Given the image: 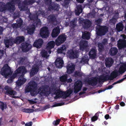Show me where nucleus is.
Masks as SVG:
<instances>
[{"mask_svg":"<svg viewBox=\"0 0 126 126\" xmlns=\"http://www.w3.org/2000/svg\"><path fill=\"white\" fill-rule=\"evenodd\" d=\"M28 87L26 89L27 92H30L31 95L32 96H35L39 93L41 95H47L51 93L52 94L56 95L54 97L55 99H57L62 95V94L64 98L68 97L72 92V90L71 89H69L66 92H64L57 89L55 88H50L48 87L42 86L37 89L36 84L33 81L30 82L28 84Z\"/></svg>","mask_w":126,"mask_h":126,"instance_id":"obj_1","label":"nucleus"},{"mask_svg":"<svg viewBox=\"0 0 126 126\" xmlns=\"http://www.w3.org/2000/svg\"><path fill=\"white\" fill-rule=\"evenodd\" d=\"M11 1V3H8L6 5H4V4L3 3L0 2V11L2 12L5 10H8L9 11L11 12L15 10L14 5V4L12 2L14 3H18V6L19 8L20 9V10H23L24 9L23 7L20 6L19 4L20 2V0H10Z\"/></svg>","mask_w":126,"mask_h":126,"instance_id":"obj_2","label":"nucleus"},{"mask_svg":"<svg viewBox=\"0 0 126 126\" xmlns=\"http://www.w3.org/2000/svg\"><path fill=\"white\" fill-rule=\"evenodd\" d=\"M24 38L23 36H19L17 37L14 40L13 39H10L8 40H5L4 43L6 47H9V45L12 46L14 43L19 44L24 41Z\"/></svg>","mask_w":126,"mask_h":126,"instance_id":"obj_3","label":"nucleus"},{"mask_svg":"<svg viewBox=\"0 0 126 126\" xmlns=\"http://www.w3.org/2000/svg\"><path fill=\"white\" fill-rule=\"evenodd\" d=\"M0 72L1 74L6 78H7L8 76L11 75L12 73L11 69L7 64L4 65L2 68Z\"/></svg>","mask_w":126,"mask_h":126,"instance_id":"obj_4","label":"nucleus"},{"mask_svg":"<svg viewBox=\"0 0 126 126\" xmlns=\"http://www.w3.org/2000/svg\"><path fill=\"white\" fill-rule=\"evenodd\" d=\"M108 30V28L106 27L97 26L96 31L97 34L99 35H104Z\"/></svg>","mask_w":126,"mask_h":126,"instance_id":"obj_5","label":"nucleus"},{"mask_svg":"<svg viewBox=\"0 0 126 126\" xmlns=\"http://www.w3.org/2000/svg\"><path fill=\"white\" fill-rule=\"evenodd\" d=\"M66 36L65 34L60 35L55 40V44L58 46H59L65 41Z\"/></svg>","mask_w":126,"mask_h":126,"instance_id":"obj_6","label":"nucleus"},{"mask_svg":"<svg viewBox=\"0 0 126 126\" xmlns=\"http://www.w3.org/2000/svg\"><path fill=\"white\" fill-rule=\"evenodd\" d=\"M34 23L33 24V25H32L30 28H28L27 29L28 32L30 34H32L34 32L35 29V26L36 25V26L38 25H40L41 22L40 20L36 18V20L34 21Z\"/></svg>","mask_w":126,"mask_h":126,"instance_id":"obj_7","label":"nucleus"},{"mask_svg":"<svg viewBox=\"0 0 126 126\" xmlns=\"http://www.w3.org/2000/svg\"><path fill=\"white\" fill-rule=\"evenodd\" d=\"M40 34L42 38H46L48 37L49 34L48 28L47 27L42 28L40 30Z\"/></svg>","mask_w":126,"mask_h":126,"instance_id":"obj_8","label":"nucleus"},{"mask_svg":"<svg viewBox=\"0 0 126 126\" xmlns=\"http://www.w3.org/2000/svg\"><path fill=\"white\" fill-rule=\"evenodd\" d=\"M5 89L6 90V94H8L12 97L16 98L18 97L15 95L16 94V93L15 91L11 90V88L7 86L5 87Z\"/></svg>","mask_w":126,"mask_h":126,"instance_id":"obj_9","label":"nucleus"},{"mask_svg":"<svg viewBox=\"0 0 126 126\" xmlns=\"http://www.w3.org/2000/svg\"><path fill=\"white\" fill-rule=\"evenodd\" d=\"M27 72L25 68L23 66H21L19 67L15 71V74H14L13 75V78H15L17 75V74L21 73L22 74H24Z\"/></svg>","mask_w":126,"mask_h":126,"instance_id":"obj_10","label":"nucleus"},{"mask_svg":"<svg viewBox=\"0 0 126 126\" xmlns=\"http://www.w3.org/2000/svg\"><path fill=\"white\" fill-rule=\"evenodd\" d=\"M67 56L70 58H76L78 56V52L75 50H71L68 51L67 54Z\"/></svg>","mask_w":126,"mask_h":126,"instance_id":"obj_11","label":"nucleus"},{"mask_svg":"<svg viewBox=\"0 0 126 126\" xmlns=\"http://www.w3.org/2000/svg\"><path fill=\"white\" fill-rule=\"evenodd\" d=\"M82 86V84L81 81H76L74 84V93H76L78 92L81 90Z\"/></svg>","mask_w":126,"mask_h":126,"instance_id":"obj_12","label":"nucleus"},{"mask_svg":"<svg viewBox=\"0 0 126 126\" xmlns=\"http://www.w3.org/2000/svg\"><path fill=\"white\" fill-rule=\"evenodd\" d=\"M55 63L56 66L58 68H61L63 66V62L62 58H57L56 60Z\"/></svg>","mask_w":126,"mask_h":126,"instance_id":"obj_13","label":"nucleus"},{"mask_svg":"<svg viewBox=\"0 0 126 126\" xmlns=\"http://www.w3.org/2000/svg\"><path fill=\"white\" fill-rule=\"evenodd\" d=\"M22 48L24 52H27L32 48V46L28 43H23L22 44Z\"/></svg>","mask_w":126,"mask_h":126,"instance_id":"obj_14","label":"nucleus"},{"mask_svg":"<svg viewBox=\"0 0 126 126\" xmlns=\"http://www.w3.org/2000/svg\"><path fill=\"white\" fill-rule=\"evenodd\" d=\"M26 79L24 78L23 75H22L18 78V80L16 82V86H19L23 84L26 81Z\"/></svg>","mask_w":126,"mask_h":126,"instance_id":"obj_15","label":"nucleus"},{"mask_svg":"<svg viewBox=\"0 0 126 126\" xmlns=\"http://www.w3.org/2000/svg\"><path fill=\"white\" fill-rule=\"evenodd\" d=\"M75 65L71 63L68 64L67 66V73L68 74H70L73 72L75 69Z\"/></svg>","mask_w":126,"mask_h":126,"instance_id":"obj_16","label":"nucleus"},{"mask_svg":"<svg viewBox=\"0 0 126 126\" xmlns=\"http://www.w3.org/2000/svg\"><path fill=\"white\" fill-rule=\"evenodd\" d=\"M126 46V41L124 39H120L118 42V46L119 49L125 47Z\"/></svg>","mask_w":126,"mask_h":126,"instance_id":"obj_17","label":"nucleus"},{"mask_svg":"<svg viewBox=\"0 0 126 126\" xmlns=\"http://www.w3.org/2000/svg\"><path fill=\"white\" fill-rule=\"evenodd\" d=\"M60 29L59 27H57L54 28L51 33L52 37H55L58 36L60 32Z\"/></svg>","mask_w":126,"mask_h":126,"instance_id":"obj_18","label":"nucleus"},{"mask_svg":"<svg viewBox=\"0 0 126 126\" xmlns=\"http://www.w3.org/2000/svg\"><path fill=\"white\" fill-rule=\"evenodd\" d=\"M67 75H64L60 77V80L62 82H66L68 83L71 82L72 81V80L70 78L67 79Z\"/></svg>","mask_w":126,"mask_h":126,"instance_id":"obj_19","label":"nucleus"},{"mask_svg":"<svg viewBox=\"0 0 126 126\" xmlns=\"http://www.w3.org/2000/svg\"><path fill=\"white\" fill-rule=\"evenodd\" d=\"M80 49L82 50H85L87 47V42L86 41H80L79 44Z\"/></svg>","mask_w":126,"mask_h":126,"instance_id":"obj_20","label":"nucleus"},{"mask_svg":"<svg viewBox=\"0 0 126 126\" xmlns=\"http://www.w3.org/2000/svg\"><path fill=\"white\" fill-rule=\"evenodd\" d=\"M43 43V41L42 39H39L34 42L33 44L34 47L37 48H40Z\"/></svg>","mask_w":126,"mask_h":126,"instance_id":"obj_21","label":"nucleus"},{"mask_svg":"<svg viewBox=\"0 0 126 126\" xmlns=\"http://www.w3.org/2000/svg\"><path fill=\"white\" fill-rule=\"evenodd\" d=\"M105 64L106 66L107 67H110L113 63V61L111 58H108L105 59Z\"/></svg>","mask_w":126,"mask_h":126,"instance_id":"obj_22","label":"nucleus"},{"mask_svg":"<svg viewBox=\"0 0 126 126\" xmlns=\"http://www.w3.org/2000/svg\"><path fill=\"white\" fill-rule=\"evenodd\" d=\"M38 65H37L35 67L34 65L32 67L31 71L30 73L31 76H32L37 73L38 71Z\"/></svg>","mask_w":126,"mask_h":126,"instance_id":"obj_23","label":"nucleus"},{"mask_svg":"<svg viewBox=\"0 0 126 126\" xmlns=\"http://www.w3.org/2000/svg\"><path fill=\"white\" fill-rule=\"evenodd\" d=\"M22 22L23 21L21 19H19L17 21L16 23L13 26V28H17L20 27L22 24Z\"/></svg>","mask_w":126,"mask_h":126,"instance_id":"obj_24","label":"nucleus"},{"mask_svg":"<svg viewBox=\"0 0 126 126\" xmlns=\"http://www.w3.org/2000/svg\"><path fill=\"white\" fill-rule=\"evenodd\" d=\"M66 51V48L64 45H63L61 47L58 48L57 50L58 53H63V54L64 55L65 54V52Z\"/></svg>","mask_w":126,"mask_h":126,"instance_id":"obj_25","label":"nucleus"},{"mask_svg":"<svg viewBox=\"0 0 126 126\" xmlns=\"http://www.w3.org/2000/svg\"><path fill=\"white\" fill-rule=\"evenodd\" d=\"M89 55L91 59H94L96 55V50L94 49H92L89 52Z\"/></svg>","mask_w":126,"mask_h":126,"instance_id":"obj_26","label":"nucleus"},{"mask_svg":"<svg viewBox=\"0 0 126 126\" xmlns=\"http://www.w3.org/2000/svg\"><path fill=\"white\" fill-rule=\"evenodd\" d=\"M90 32L85 31L82 33V37L83 39L88 40L90 38Z\"/></svg>","mask_w":126,"mask_h":126,"instance_id":"obj_27","label":"nucleus"},{"mask_svg":"<svg viewBox=\"0 0 126 126\" xmlns=\"http://www.w3.org/2000/svg\"><path fill=\"white\" fill-rule=\"evenodd\" d=\"M55 45V42L51 41L49 42L47 44L46 49L48 50H50L54 47Z\"/></svg>","mask_w":126,"mask_h":126,"instance_id":"obj_28","label":"nucleus"},{"mask_svg":"<svg viewBox=\"0 0 126 126\" xmlns=\"http://www.w3.org/2000/svg\"><path fill=\"white\" fill-rule=\"evenodd\" d=\"M76 9L75 11L76 14L77 15H79L82 12L83 9L81 5H80L77 6Z\"/></svg>","mask_w":126,"mask_h":126,"instance_id":"obj_29","label":"nucleus"},{"mask_svg":"<svg viewBox=\"0 0 126 126\" xmlns=\"http://www.w3.org/2000/svg\"><path fill=\"white\" fill-rule=\"evenodd\" d=\"M97 80L96 78H94L92 79L91 80H89L88 81V83L89 84L94 85L97 84Z\"/></svg>","mask_w":126,"mask_h":126,"instance_id":"obj_30","label":"nucleus"},{"mask_svg":"<svg viewBox=\"0 0 126 126\" xmlns=\"http://www.w3.org/2000/svg\"><path fill=\"white\" fill-rule=\"evenodd\" d=\"M117 51V49L116 48H112L110 50V53L111 55H114L116 54Z\"/></svg>","mask_w":126,"mask_h":126,"instance_id":"obj_31","label":"nucleus"},{"mask_svg":"<svg viewBox=\"0 0 126 126\" xmlns=\"http://www.w3.org/2000/svg\"><path fill=\"white\" fill-rule=\"evenodd\" d=\"M123 28V26L122 23H119L116 25V29L119 32L122 31Z\"/></svg>","mask_w":126,"mask_h":126,"instance_id":"obj_32","label":"nucleus"},{"mask_svg":"<svg viewBox=\"0 0 126 126\" xmlns=\"http://www.w3.org/2000/svg\"><path fill=\"white\" fill-rule=\"evenodd\" d=\"M126 69V66L124 65L121 66L119 70V72L120 73H123L125 71Z\"/></svg>","mask_w":126,"mask_h":126,"instance_id":"obj_33","label":"nucleus"},{"mask_svg":"<svg viewBox=\"0 0 126 126\" xmlns=\"http://www.w3.org/2000/svg\"><path fill=\"white\" fill-rule=\"evenodd\" d=\"M35 1H36V0H35ZM34 1V0H25L24 4L26 5H29L33 3Z\"/></svg>","mask_w":126,"mask_h":126,"instance_id":"obj_34","label":"nucleus"},{"mask_svg":"<svg viewBox=\"0 0 126 126\" xmlns=\"http://www.w3.org/2000/svg\"><path fill=\"white\" fill-rule=\"evenodd\" d=\"M84 24L85 27H88L91 25V23L90 21L87 19L84 21Z\"/></svg>","mask_w":126,"mask_h":126,"instance_id":"obj_35","label":"nucleus"},{"mask_svg":"<svg viewBox=\"0 0 126 126\" xmlns=\"http://www.w3.org/2000/svg\"><path fill=\"white\" fill-rule=\"evenodd\" d=\"M89 61V59L88 58L87 56V55H85L84 57H83L81 60V63H87Z\"/></svg>","mask_w":126,"mask_h":126,"instance_id":"obj_36","label":"nucleus"},{"mask_svg":"<svg viewBox=\"0 0 126 126\" xmlns=\"http://www.w3.org/2000/svg\"><path fill=\"white\" fill-rule=\"evenodd\" d=\"M117 75L118 72L117 71H114L110 75L111 79H112L114 78H116L117 76Z\"/></svg>","mask_w":126,"mask_h":126,"instance_id":"obj_37","label":"nucleus"},{"mask_svg":"<svg viewBox=\"0 0 126 126\" xmlns=\"http://www.w3.org/2000/svg\"><path fill=\"white\" fill-rule=\"evenodd\" d=\"M42 57L46 58H47L49 56V55L47 54V52L45 50H43L41 52Z\"/></svg>","mask_w":126,"mask_h":126,"instance_id":"obj_38","label":"nucleus"},{"mask_svg":"<svg viewBox=\"0 0 126 126\" xmlns=\"http://www.w3.org/2000/svg\"><path fill=\"white\" fill-rule=\"evenodd\" d=\"M33 110L31 109H24L23 110V111L27 113H31L33 112Z\"/></svg>","mask_w":126,"mask_h":126,"instance_id":"obj_39","label":"nucleus"},{"mask_svg":"<svg viewBox=\"0 0 126 126\" xmlns=\"http://www.w3.org/2000/svg\"><path fill=\"white\" fill-rule=\"evenodd\" d=\"M0 108L1 110H3L4 109H5L6 108V105L3 103H1L0 105Z\"/></svg>","mask_w":126,"mask_h":126,"instance_id":"obj_40","label":"nucleus"},{"mask_svg":"<svg viewBox=\"0 0 126 126\" xmlns=\"http://www.w3.org/2000/svg\"><path fill=\"white\" fill-rule=\"evenodd\" d=\"M48 19H49L50 21H55L56 18L54 16H48Z\"/></svg>","mask_w":126,"mask_h":126,"instance_id":"obj_41","label":"nucleus"},{"mask_svg":"<svg viewBox=\"0 0 126 126\" xmlns=\"http://www.w3.org/2000/svg\"><path fill=\"white\" fill-rule=\"evenodd\" d=\"M98 47H99V50L100 51H101L104 48L103 45L101 43L98 44Z\"/></svg>","mask_w":126,"mask_h":126,"instance_id":"obj_42","label":"nucleus"},{"mask_svg":"<svg viewBox=\"0 0 126 126\" xmlns=\"http://www.w3.org/2000/svg\"><path fill=\"white\" fill-rule=\"evenodd\" d=\"M118 18V17L113 18H112L110 20V23H112L113 24H115L116 21V20Z\"/></svg>","mask_w":126,"mask_h":126,"instance_id":"obj_43","label":"nucleus"},{"mask_svg":"<svg viewBox=\"0 0 126 126\" xmlns=\"http://www.w3.org/2000/svg\"><path fill=\"white\" fill-rule=\"evenodd\" d=\"M60 121V120L58 119L56 121H55L53 122V124L54 125H58Z\"/></svg>","mask_w":126,"mask_h":126,"instance_id":"obj_44","label":"nucleus"},{"mask_svg":"<svg viewBox=\"0 0 126 126\" xmlns=\"http://www.w3.org/2000/svg\"><path fill=\"white\" fill-rule=\"evenodd\" d=\"M124 79H125V78H123V79H122L119 80H118V81H116V82H114V83H113V84L112 85H114L116 84L117 83H121V82H122L123 81V80Z\"/></svg>","mask_w":126,"mask_h":126,"instance_id":"obj_45","label":"nucleus"},{"mask_svg":"<svg viewBox=\"0 0 126 126\" xmlns=\"http://www.w3.org/2000/svg\"><path fill=\"white\" fill-rule=\"evenodd\" d=\"M97 119V117L95 115L91 118V120L92 121H94Z\"/></svg>","mask_w":126,"mask_h":126,"instance_id":"obj_46","label":"nucleus"},{"mask_svg":"<svg viewBox=\"0 0 126 126\" xmlns=\"http://www.w3.org/2000/svg\"><path fill=\"white\" fill-rule=\"evenodd\" d=\"M79 22L80 23H81L83 25L84 24V22L85 20H84L83 19L81 18H79Z\"/></svg>","mask_w":126,"mask_h":126,"instance_id":"obj_47","label":"nucleus"},{"mask_svg":"<svg viewBox=\"0 0 126 126\" xmlns=\"http://www.w3.org/2000/svg\"><path fill=\"white\" fill-rule=\"evenodd\" d=\"M102 20L100 19H99L95 21L96 24L97 25L100 23L101 22Z\"/></svg>","mask_w":126,"mask_h":126,"instance_id":"obj_48","label":"nucleus"},{"mask_svg":"<svg viewBox=\"0 0 126 126\" xmlns=\"http://www.w3.org/2000/svg\"><path fill=\"white\" fill-rule=\"evenodd\" d=\"M32 122L27 123L25 124V126H31L32 125Z\"/></svg>","mask_w":126,"mask_h":126,"instance_id":"obj_49","label":"nucleus"},{"mask_svg":"<svg viewBox=\"0 0 126 126\" xmlns=\"http://www.w3.org/2000/svg\"><path fill=\"white\" fill-rule=\"evenodd\" d=\"M102 43L104 44H107V40L106 39H104L103 40Z\"/></svg>","mask_w":126,"mask_h":126,"instance_id":"obj_50","label":"nucleus"},{"mask_svg":"<svg viewBox=\"0 0 126 126\" xmlns=\"http://www.w3.org/2000/svg\"><path fill=\"white\" fill-rule=\"evenodd\" d=\"M4 52L3 50H0V57H1L4 54Z\"/></svg>","mask_w":126,"mask_h":126,"instance_id":"obj_51","label":"nucleus"},{"mask_svg":"<svg viewBox=\"0 0 126 126\" xmlns=\"http://www.w3.org/2000/svg\"><path fill=\"white\" fill-rule=\"evenodd\" d=\"M28 101H29V103L31 104H34L35 103V102L34 101L31 100H29Z\"/></svg>","mask_w":126,"mask_h":126,"instance_id":"obj_52","label":"nucleus"},{"mask_svg":"<svg viewBox=\"0 0 126 126\" xmlns=\"http://www.w3.org/2000/svg\"><path fill=\"white\" fill-rule=\"evenodd\" d=\"M120 105L122 106H125V103L123 102H122L120 103Z\"/></svg>","mask_w":126,"mask_h":126,"instance_id":"obj_53","label":"nucleus"},{"mask_svg":"<svg viewBox=\"0 0 126 126\" xmlns=\"http://www.w3.org/2000/svg\"><path fill=\"white\" fill-rule=\"evenodd\" d=\"M109 115L108 114L106 115L105 116V118L106 119H108L109 118Z\"/></svg>","mask_w":126,"mask_h":126,"instance_id":"obj_54","label":"nucleus"},{"mask_svg":"<svg viewBox=\"0 0 126 126\" xmlns=\"http://www.w3.org/2000/svg\"><path fill=\"white\" fill-rule=\"evenodd\" d=\"M121 36L124 39H126V35L124 34H121Z\"/></svg>","mask_w":126,"mask_h":126,"instance_id":"obj_55","label":"nucleus"},{"mask_svg":"<svg viewBox=\"0 0 126 126\" xmlns=\"http://www.w3.org/2000/svg\"><path fill=\"white\" fill-rule=\"evenodd\" d=\"M3 30L2 28L0 27V34H2Z\"/></svg>","mask_w":126,"mask_h":126,"instance_id":"obj_56","label":"nucleus"},{"mask_svg":"<svg viewBox=\"0 0 126 126\" xmlns=\"http://www.w3.org/2000/svg\"><path fill=\"white\" fill-rule=\"evenodd\" d=\"M12 81V80L11 79H8L7 81V82L8 83H10Z\"/></svg>","mask_w":126,"mask_h":126,"instance_id":"obj_57","label":"nucleus"},{"mask_svg":"<svg viewBox=\"0 0 126 126\" xmlns=\"http://www.w3.org/2000/svg\"><path fill=\"white\" fill-rule=\"evenodd\" d=\"M77 1L80 3H82L83 2L84 0H77Z\"/></svg>","mask_w":126,"mask_h":126,"instance_id":"obj_58","label":"nucleus"},{"mask_svg":"<svg viewBox=\"0 0 126 126\" xmlns=\"http://www.w3.org/2000/svg\"><path fill=\"white\" fill-rule=\"evenodd\" d=\"M113 87V86L112 85H110L108 87V89H111Z\"/></svg>","mask_w":126,"mask_h":126,"instance_id":"obj_59","label":"nucleus"},{"mask_svg":"<svg viewBox=\"0 0 126 126\" xmlns=\"http://www.w3.org/2000/svg\"><path fill=\"white\" fill-rule=\"evenodd\" d=\"M64 0L65 2H66L67 3H68L69 2L70 0Z\"/></svg>","mask_w":126,"mask_h":126,"instance_id":"obj_60","label":"nucleus"},{"mask_svg":"<svg viewBox=\"0 0 126 126\" xmlns=\"http://www.w3.org/2000/svg\"><path fill=\"white\" fill-rule=\"evenodd\" d=\"M111 40L112 41H113L114 40V39L113 37H111Z\"/></svg>","mask_w":126,"mask_h":126,"instance_id":"obj_61","label":"nucleus"},{"mask_svg":"<svg viewBox=\"0 0 126 126\" xmlns=\"http://www.w3.org/2000/svg\"><path fill=\"white\" fill-rule=\"evenodd\" d=\"M75 74H76L77 75H79V73L77 72H75Z\"/></svg>","mask_w":126,"mask_h":126,"instance_id":"obj_62","label":"nucleus"},{"mask_svg":"<svg viewBox=\"0 0 126 126\" xmlns=\"http://www.w3.org/2000/svg\"><path fill=\"white\" fill-rule=\"evenodd\" d=\"M86 90H87V88H84L83 89V90L84 91H85Z\"/></svg>","mask_w":126,"mask_h":126,"instance_id":"obj_63","label":"nucleus"},{"mask_svg":"<svg viewBox=\"0 0 126 126\" xmlns=\"http://www.w3.org/2000/svg\"><path fill=\"white\" fill-rule=\"evenodd\" d=\"M125 19L126 20V13L125 14Z\"/></svg>","mask_w":126,"mask_h":126,"instance_id":"obj_64","label":"nucleus"}]
</instances>
